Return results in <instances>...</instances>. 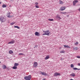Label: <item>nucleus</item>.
I'll use <instances>...</instances> for the list:
<instances>
[{
  "label": "nucleus",
  "instance_id": "1a4fd4ad",
  "mask_svg": "<svg viewBox=\"0 0 80 80\" xmlns=\"http://www.w3.org/2000/svg\"><path fill=\"white\" fill-rule=\"evenodd\" d=\"M64 10H65V7H62L60 8V10H61V11Z\"/></svg>",
  "mask_w": 80,
  "mask_h": 80
},
{
  "label": "nucleus",
  "instance_id": "58836bf2",
  "mask_svg": "<svg viewBox=\"0 0 80 80\" xmlns=\"http://www.w3.org/2000/svg\"><path fill=\"white\" fill-rule=\"evenodd\" d=\"M8 15H10V13H8Z\"/></svg>",
  "mask_w": 80,
  "mask_h": 80
},
{
  "label": "nucleus",
  "instance_id": "72a5a7b5",
  "mask_svg": "<svg viewBox=\"0 0 80 80\" xmlns=\"http://www.w3.org/2000/svg\"><path fill=\"white\" fill-rule=\"evenodd\" d=\"M75 50H77V49H78V48L76 47V48H75Z\"/></svg>",
  "mask_w": 80,
  "mask_h": 80
},
{
  "label": "nucleus",
  "instance_id": "a878e982",
  "mask_svg": "<svg viewBox=\"0 0 80 80\" xmlns=\"http://www.w3.org/2000/svg\"><path fill=\"white\" fill-rule=\"evenodd\" d=\"M74 2L76 3H78V1L77 0H74Z\"/></svg>",
  "mask_w": 80,
  "mask_h": 80
},
{
  "label": "nucleus",
  "instance_id": "cd10ccee",
  "mask_svg": "<svg viewBox=\"0 0 80 80\" xmlns=\"http://www.w3.org/2000/svg\"><path fill=\"white\" fill-rule=\"evenodd\" d=\"M67 13V12H62L61 14H66Z\"/></svg>",
  "mask_w": 80,
  "mask_h": 80
},
{
  "label": "nucleus",
  "instance_id": "2f4dec72",
  "mask_svg": "<svg viewBox=\"0 0 80 80\" xmlns=\"http://www.w3.org/2000/svg\"><path fill=\"white\" fill-rule=\"evenodd\" d=\"M78 42H77L76 43H75V45H78Z\"/></svg>",
  "mask_w": 80,
  "mask_h": 80
},
{
  "label": "nucleus",
  "instance_id": "6e6552de",
  "mask_svg": "<svg viewBox=\"0 0 80 80\" xmlns=\"http://www.w3.org/2000/svg\"><path fill=\"white\" fill-rule=\"evenodd\" d=\"M2 68L3 69H6V68H7V66L5 65H2Z\"/></svg>",
  "mask_w": 80,
  "mask_h": 80
},
{
  "label": "nucleus",
  "instance_id": "393cba45",
  "mask_svg": "<svg viewBox=\"0 0 80 80\" xmlns=\"http://www.w3.org/2000/svg\"><path fill=\"white\" fill-rule=\"evenodd\" d=\"M73 67H74V66L73 65V64H71V68H73Z\"/></svg>",
  "mask_w": 80,
  "mask_h": 80
},
{
  "label": "nucleus",
  "instance_id": "f3484780",
  "mask_svg": "<svg viewBox=\"0 0 80 80\" xmlns=\"http://www.w3.org/2000/svg\"><path fill=\"white\" fill-rule=\"evenodd\" d=\"M73 70H80V68L78 69V68H73Z\"/></svg>",
  "mask_w": 80,
  "mask_h": 80
},
{
  "label": "nucleus",
  "instance_id": "0eeeda50",
  "mask_svg": "<svg viewBox=\"0 0 80 80\" xmlns=\"http://www.w3.org/2000/svg\"><path fill=\"white\" fill-rule=\"evenodd\" d=\"M49 58H50V56H49V55H48L45 58V59L48 60V59H49Z\"/></svg>",
  "mask_w": 80,
  "mask_h": 80
},
{
  "label": "nucleus",
  "instance_id": "20e7f679",
  "mask_svg": "<svg viewBox=\"0 0 80 80\" xmlns=\"http://www.w3.org/2000/svg\"><path fill=\"white\" fill-rule=\"evenodd\" d=\"M38 65V63L36 62H34L33 64V67L35 68H37V67Z\"/></svg>",
  "mask_w": 80,
  "mask_h": 80
},
{
  "label": "nucleus",
  "instance_id": "c85d7f7f",
  "mask_svg": "<svg viewBox=\"0 0 80 80\" xmlns=\"http://www.w3.org/2000/svg\"><path fill=\"white\" fill-rule=\"evenodd\" d=\"M19 55H24V54L22 53H20L19 54Z\"/></svg>",
  "mask_w": 80,
  "mask_h": 80
},
{
  "label": "nucleus",
  "instance_id": "f03ea898",
  "mask_svg": "<svg viewBox=\"0 0 80 80\" xmlns=\"http://www.w3.org/2000/svg\"><path fill=\"white\" fill-rule=\"evenodd\" d=\"M32 78V76L29 75L28 76H26L24 77V79L26 80H30Z\"/></svg>",
  "mask_w": 80,
  "mask_h": 80
},
{
  "label": "nucleus",
  "instance_id": "423d86ee",
  "mask_svg": "<svg viewBox=\"0 0 80 80\" xmlns=\"http://www.w3.org/2000/svg\"><path fill=\"white\" fill-rule=\"evenodd\" d=\"M35 35L36 36H38V37H39V36H40V32H35Z\"/></svg>",
  "mask_w": 80,
  "mask_h": 80
},
{
  "label": "nucleus",
  "instance_id": "39448f33",
  "mask_svg": "<svg viewBox=\"0 0 80 80\" xmlns=\"http://www.w3.org/2000/svg\"><path fill=\"white\" fill-rule=\"evenodd\" d=\"M54 75L55 76V77H57L58 75H60V73L56 72L54 73Z\"/></svg>",
  "mask_w": 80,
  "mask_h": 80
},
{
  "label": "nucleus",
  "instance_id": "dca6fc26",
  "mask_svg": "<svg viewBox=\"0 0 80 80\" xmlns=\"http://www.w3.org/2000/svg\"><path fill=\"white\" fill-rule=\"evenodd\" d=\"M9 53L10 54H11V53H13V52L12 50H10L9 52Z\"/></svg>",
  "mask_w": 80,
  "mask_h": 80
},
{
  "label": "nucleus",
  "instance_id": "9d476101",
  "mask_svg": "<svg viewBox=\"0 0 80 80\" xmlns=\"http://www.w3.org/2000/svg\"><path fill=\"white\" fill-rule=\"evenodd\" d=\"M40 72V73L42 74V75H47V73H46V72Z\"/></svg>",
  "mask_w": 80,
  "mask_h": 80
},
{
  "label": "nucleus",
  "instance_id": "c756f323",
  "mask_svg": "<svg viewBox=\"0 0 80 80\" xmlns=\"http://www.w3.org/2000/svg\"><path fill=\"white\" fill-rule=\"evenodd\" d=\"M35 5H38V3L36 2L35 3Z\"/></svg>",
  "mask_w": 80,
  "mask_h": 80
},
{
  "label": "nucleus",
  "instance_id": "aec40b11",
  "mask_svg": "<svg viewBox=\"0 0 80 80\" xmlns=\"http://www.w3.org/2000/svg\"><path fill=\"white\" fill-rule=\"evenodd\" d=\"M12 68H13V69H16L17 68V67L14 66Z\"/></svg>",
  "mask_w": 80,
  "mask_h": 80
},
{
  "label": "nucleus",
  "instance_id": "7ed1b4c3",
  "mask_svg": "<svg viewBox=\"0 0 80 80\" xmlns=\"http://www.w3.org/2000/svg\"><path fill=\"white\" fill-rule=\"evenodd\" d=\"M0 20L2 22H4L6 21V19L3 17H1L0 18Z\"/></svg>",
  "mask_w": 80,
  "mask_h": 80
},
{
  "label": "nucleus",
  "instance_id": "6ab92c4d",
  "mask_svg": "<svg viewBox=\"0 0 80 80\" xmlns=\"http://www.w3.org/2000/svg\"><path fill=\"white\" fill-rule=\"evenodd\" d=\"M19 64L18 63H15L14 64V66L15 67H17V66H18V65Z\"/></svg>",
  "mask_w": 80,
  "mask_h": 80
},
{
  "label": "nucleus",
  "instance_id": "2eb2a0df",
  "mask_svg": "<svg viewBox=\"0 0 80 80\" xmlns=\"http://www.w3.org/2000/svg\"><path fill=\"white\" fill-rule=\"evenodd\" d=\"M65 53V51L62 50L60 51V53Z\"/></svg>",
  "mask_w": 80,
  "mask_h": 80
},
{
  "label": "nucleus",
  "instance_id": "4c0bfd02",
  "mask_svg": "<svg viewBox=\"0 0 80 80\" xmlns=\"http://www.w3.org/2000/svg\"><path fill=\"white\" fill-rule=\"evenodd\" d=\"M42 80H46V79H45V78H44L42 79Z\"/></svg>",
  "mask_w": 80,
  "mask_h": 80
},
{
  "label": "nucleus",
  "instance_id": "ddd939ff",
  "mask_svg": "<svg viewBox=\"0 0 80 80\" xmlns=\"http://www.w3.org/2000/svg\"><path fill=\"white\" fill-rule=\"evenodd\" d=\"M15 43V41H11V42H9L8 43V44H12L13 43Z\"/></svg>",
  "mask_w": 80,
  "mask_h": 80
},
{
  "label": "nucleus",
  "instance_id": "f257e3e1",
  "mask_svg": "<svg viewBox=\"0 0 80 80\" xmlns=\"http://www.w3.org/2000/svg\"><path fill=\"white\" fill-rule=\"evenodd\" d=\"M43 32L44 33L42 34V35H51V33L50 32H49V30H47V31H43Z\"/></svg>",
  "mask_w": 80,
  "mask_h": 80
},
{
  "label": "nucleus",
  "instance_id": "7c9ffc66",
  "mask_svg": "<svg viewBox=\"0 0 80 80\" xmlns=\"http://www.w3.org/2000/svg\"><path fill=\"white\" fill-rule=\"evenodd\" d=\"M35 7L37 8H39V7L38 6V5H35Z\"/></svg>",
  "mask_w": 80,
  "mask_h": 80
},
{
  "label": "nucleus",
  "instance_id": "f704fd0d",
  "mask_svg": "<svg viewBox=\"0 0 80 80\" xmlns=\"http://www.w3.org/2000/svg\"><path fill=\"white\" fill-rule=\"evenodd\" d=\"M78 66H80V63H78Z\"/></svg>",
  "mask_w": 80,
  "mask_h": 80
},
{
  "label": "nucleus",
  "instance_id": "c9c22d12",
  "mask_svg": "<svg viewBox=\"0 0 80 80\" xmlns=\"http://www.w3.org/2000/svg\"><path fill=\"white\" fill-rule=\"evenodd\" d=\"M8 18H10V17H11V16H8Z\"/></svg>",
  "mask_w": 80,
  "mask_h": 80
},
{
  "label": "nucleus",
  "instance_id": "412c9836",
  "mask_svg": "<svg viewBox=\"0 0 80 80\" xmlns=\"http://www.w3.org/2000/svg\"><path fill=\"white\" fill-rule=\"evenodd\" d=\"M57 17L59 19H61V18H60V16L58 15H57Z\"/></svg>",
  "mask_w": 80,
  "mask_h": 80
},
{
  "label": "nucleus",
  "instance_id": "4be33fe9",
  "mask_svg": "<svg viewBox=\"0 0 80 80\" xmlns=\"http://www.w3.org/2000/svg\"><path fill=\"white\" fill-rule=\"evenodd\" d=\"M48 20H49V21H53V20H53V19H50V18L48 19Z\"/></svg>",
  "mask_w": 80,
  "mask_h": 80
},
{
  "label": "nucleus",
  "instance_id": "e433bc0d",
  "mask_svg": "<svg viewBox=\"0 0 80 80\" xmlns=\"http://www.w3.org/2000/svg\"><path fill=\"white\" fill-rule=\"evenodd\" d=\"M78 10H79V11H80V8H79L78 9Z\"/></svg>",
  "mask_w": 80,
  "mask_h": 80
},
{
  "label": "nucleus",
  "instance_id": "bb28decb",
  "mask_svg": "<svg viewBox=\"0 0 80 80\" xmlns=\"http://www.w3.org/2000/svg\"><path fill=\"white\" fill-rule=\"evenodd\" d=\"M73 5H75V4H76V3L75 2H74V1H73Z\"/></svg>",
  "mask_w": 80,
  "mask_h": 80
},
{
  "label": "nucleus",
  "instance_id": "ea45409f",
  "mask_svg": "<svg viewBox=\"0 0 80 80\" xmlns=\"http://www.w3.org/2000/svg\"><path fill=\"white\" fill-rule=\"evenodd\" d=\"M1 3H2V2H0V4H1Z\"/></svg>",
  "mask_w": 80,
  "mask_h": 80
},
{
  "label": "nucleus",
  "instance_id": "a19ab883",
  "mask_svg": "<svg viewBox=\"0 0 80 80\" xmlns=\"http://www.w3.org/2000/svg\"><path fill=\"white\" fill-rule=\"evenodd\" d=\"M0 63H1V62H0Z\"/></svg>",
  "mask_w": 80,
  "mask_h": 80
},
{
  "label": "nucleus",
  "instance_id": "9b49d317",
  "mask_svg": "<svg viewBox=\"0 0 80 80\" xmlns=\"http://www.w3.org/2000/svg\"><path fill=\"white\" fill-rule=\"evenodd\" d=\"M70 76L71 77H75V73H72V74H71L70 75Z\"/></svg>",
  "mask_w": 80,
  "mask_h": 80
},
{
  "label": "nucleus",
  "instance_id": "5701e85b",
  "mask_svg": "<svg viewBox=\"0 0 80 80\" xmlns=\"http://www.w3.org/2000/svg\"><path fill=\"white\" fill-rule=\"evenodd\" d=\"M15 23V22H12L10 23L11 25H14Z\"/></svg>",
  "mask_w": 80,
  "mask_h": 80
},
{
  "label": "nucleus",
  "instance_id": "a211bd4d",
  "mask_svg": "<svg viewBox=\"0 0 80 80\" xmlns=\"http://www.w3.org/2000/svg\"><path fill=\"white\" fill-rule=\"evenodd\" d=\"M2 8H5V7H7V5L5 4H3L2 6Z\"/></svg>",
  "mask_w": 80,
  "mask_h": 80
},
{
  "label": "nucleus",
  "instance_id": "4468645a",
  "mask_svg": "<svg viewBox=\"0 0 80 80\" xmlns=\"http://www.w3.org/2000/svg\"><path fill=\"white\" fill-rule=\"evenodd\" d=\"M64 47H65V48H70V47H69L68 45H64Z\"/></svg>",
  "mask_w": 80,
  "mask_h": 80
},
{
  "label": "nucleus",
  "instance_id": "b1692460",
  "mask_svg": "<svg viewBox=\"0 0 80 80\" xmlns=\"http://www.w3.org/2000/svg\"><path fill=\"white\" fill-rule=\"evenodd\" d=\"M14 28H18V29H20V27H18V26H14Z\"/></svg>",
  "mask_w": 80,
  "mask_h": 80
},
{
  "label": "nucleus",
  "instance_id": "f8f14e48",
  "mask_svg": "<svg viewBox=\"0 0 80 80\" xmlns=\"http://www.w3.org/2000/svg\"><path fill=\"white\" fill-rule=\"evenodd\" d=\"M59 4H61V5H62V4H63V3H64L63 1H62L61 0H60L59 1Z\"/></svg>",
  "mask_w": 80,
  "mask_h": 80
},
{
  "label": "nucleus",
  "instance_id": "473e14b6",
  "mask_svg": "<svg viewBox=\"0 0 80 80\" xmlns=\"http://www.w3.org/2000/svg\"><path fill=\"white\" fill-rule=\"evenodd\" d=\"M76 57L77 58H80V56H78Z\"/></svg>",
  "mask_w": 80,
  "mask_h": 80
}]
</instances>
